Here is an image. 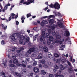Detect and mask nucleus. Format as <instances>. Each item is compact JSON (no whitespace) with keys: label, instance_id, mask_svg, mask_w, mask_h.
I'll use <instances>...</instances> for the list:
<instances>
[{"label":"nucleus","instance_id":"1","mask_svg":"<svg viewBox=\"0 0 77 77\" xmlns=\"http://www.w3.org/2000/svg\"><path fill=\"white\" fill-rule=\"evenodd\" d=\"M35 0H28V2H25L24 0H22L20 1V3H23V5H29L31 3H34V1Z\"/></svg>","mask_w":77,"mask_h":77},{"label":"nucleus","instance_id":"2","mask_svg":"<svg viewBox=\"0 0 77 77\" xmlns=\"http://www.w3.org/2000/svg\"><path fill=\"white\" fill-rule=\"evenodd\" d=\"M54 7L55 9L59 10L60 8V4L57 2H55L54 5Z\"/></svg>","mask_w":77,"mask_h":77},{"label":"nucleus","instance_id":"3","mask_svg":"<svg viewBox=\"0 0 77 77\" xmlns=\"http://www.w3.org/2000/svg\"><path fill=\"white\" fill-rule=\"evenodd\" d=\"M47 38H49L50 41H52L54 39V38L52 36H50V34L48 33H47L46 35Z\"/></svg>","mask_w":77,"mask_h":77},{"label":"nucleus","instance_id":"4","mask_svg":"<svg viewBox=\"0 0 77 77\" xmlns=\"http://www.w3.org/2000/svg\"><path fill=\"white\" fill-rule=\"evenodd\" d=\"M20 39L19 43L20 44H22L23 43V41L25 39V37L22 35H21L20 36Z\"/></svg>","mask_w":77,"mask_h":77},{"label":"nucleus","instance_id":"5","mask_svg":"<svg viewBox=\"0 0 77 77\" xmlns=\"http://www.w3.org/2000/svg\"><path fill=\"white\" fill-rule=\"evenodd\" d=\"M28 45L31 48H36V45L32 44L30 42L28 43Z\"/></svg>","mask_w":77,"mask_h":77},{"label":"nucleus","instance_id":"6","mask_svg":"<svg viewBox=\"0 0 77 77\" xmlns=\"http://www.w3.org/2000/svg\"><path fill=\"white\" fill-rule=\"evenodd\" d=\"M35 48H30L29 50L27 51V53H29V54H31L32 52H34L35 51Z\"/></svg>","mask_w":77,"mask_h":77},{"label":"nucleus","instance_id":"7","mask_svg":"<svg viewBox=\"0 0 77 77\" xmlns=\"http://www.w3.org/2000/svg\"><path fill=\"white\" fill-rule=\"evenodd\" d=\"M35 73H38V72H39V69L36 67H35L33 69Z\"/></svg>","mask_w":77,"mask_h":77},{"label":"nucleus","instance_id":"8","mask_svg":"<svg viewBox=\"0 0 77 77\" xmlns=\"http://www.w3.org/2000/svg\"><path fill=\"white\" fill-rule=\"evenodd\" d=\"M64 35H66V36H69L70 35V33H69V32L68 31H66L64 33Z\"/></svg>","mask_w":77,"mask_h":77},{"label":"nucleus","instance_id":"9","mask_svg":"<svg viewBox=\"0 0 77 77\" xmlns=\"http://www.w3.org/2000/svg\"><path fill=\"white\" fill-rule=\"evenodd\" d=\"M48 20L49 21V23H51L52 24L54 23V20L53 19H51L50 18H49L48 19Z\"/></svg>","mask_w":77,"mask_h":77},{"label":"nucleus","instance_id":"10","mask_svg":"<svg viewBox=\"0 0 77 77\" xmlns=\"http://www.w3.org/2000/svg\"><path fill=\"white\" fill-rule=\"evenodd\" d=\"M41 24V26H42V24H48V22L47 21V20H43Z\"/></svg>","mask_w":77,"mask_h":77},{"label":"nucleus","instance_id":"11","mask_svg":"<svg viewBox=\"0 0 77 77\" xmlns=\"http://www.w3.org/2000/svg\"><path fill=\"white\" fill-rule=\"evenodd\" d=\"M45 37L44 36H42L40 38V41L41 42H43L45 41Z\"/></svg>","mask_w":77,"mask_h":77},{"label":"nucleus","instance_id":"12","mask_svg":"<svg viewBox=\"0 0 77 77\" xmlns=\"http://www.w3.org/2000/svg\"><path fill=\"white\" fill-rule=\"evenodd\" d=\"M65 69V67L63 66L62 65V64H60V71H62V70H64Z\"/></svg>","mask_w":77,"mask_h":77},{"label":"nucleus","instance_id":"13","mask_svg":"<svg viewBox=\"0 0 77 77\" xmlns=\"http://www.w3.org/2000/svg\"><path fill=\"white\" fill-rule=\"evenodd\" d=\"M2 29H4V31H5V30H6V29H7V26H5L4 25H3V24H2Z\"/></svg>","mask_w":77,"mask_h":77},{"label":"nucleus","instance_id":"14","mask_svg":"<svg viewBox=\"0 0 77 77\" xmlns=\"http://www.w3.org/2000/svg\"><path fill=\"white\" fill-rule=\"evenodd\" d=\"M26 19V18L24 17V16H23L21 18V20H22L21 22L22 23H24V20Z\"/></svg>","mask_w":77,"mask_h":77},{"label":"nucleus","instance_id":"15","mask_svg":"<svg viewBox=\"0 0 77 77\" xmlns=\"http://www.w3.org/2000/svg\"><path fill=\"white\" fill-rule=\"evenodd\" d=\"M72 71H73V70L71 67H70L68 68V72L69 73H72Z\"/></svg>","mask_w":77,"mask_h":77},{"label":"nucleus","instance_id":"16","mask_svg":"<svg viewBox=\"0 0 77 77\" xmlns=\"http://www.w3.org/2000/svg\"><path fill=\"white\" fill-rule=\"evenodd\" d=\"M56 39H59L60 38H61V36L60 35H59V34H57L56 35Z\"/></svg>","mask_w":77,"mask_h":77},{"label":"nucleus","instance_id":"17","mask_svg":"<svg viewBox=\"0 0 77 77\" xmlns=\"http://www.w3.org/2000/svg\"><path fill=\"white\" fill-rule=\"evenodd\" d=\"M13 63H18V60L17 59H14L13 60Z\"/></svg>","mask_w":77,"mask_h":77},{"label":"nucleus","instance_id":"18","mask_svg":"<svg viewBox=\"0 0 77 77\" xmlns=\"http://www.w3.org/2000/svg\"><path fill=\"white\" fill-rule=\"evenodd\" d=\"M38 36H39V35L37 34L35 35V36H34L33 39H34V41L36 40V39H37V38H38Z\"/></svg>","mask_w":77,"mask_h":77},{"label":"nucleus","instance_id":"19","mask_svg":"<svg viewBox=\"0 0 77 77\" xmlns=\"http://www.w3.org/2000/svg\"><path fill=\"white\" fill-rule=\"evenodd\" d=\"M11 39L13 41H15V36L13 35H11Z\"/></svg>","mask_w":77,"mask_h":77},{"label":"nucleus","instance_id":"20","mask_svg":"<svg viewBox=\"0 0 77 77\" xmlns=\"http://www.w3.org/2000/svg\"><path fill=\"white\" fill-rule=\"evenodd\" d=\"M24 50V48H21L20 49V50H17V53H20V52L22 51V50Z\"/></svg>","mask_w":77,"mask_h":77},{"label":"nucleus","instance_id":"21","mask_svg":"<svg viewBox=\"0 0 77 77\" xmlns=\"http://www.w3.org/2000/svg\"><path fill=\"white\" fill-rule=\"evenodd\" d=\"M56 16H57V15L58 16V17H60V16L61 15V14L60 13L58 12H56L55 13Z\"/></svg>","mask_w":77,"mask_h":77},{"label":"nucleus","instance_id":"22","mask_svg":"<svg viewBox=\"0 0 77 77\" xmlns=\"http://www.w3.org/2000/svg\"><path fill=\"white\" fill-rule=\"evenodd\" d=\"M65 40H64V39L63 38H61L60 39V44H62V42H63Z\"/></svg>","mask_w":77,"mask_h":77},{"label":"nucleus","instance_id":"23","mask_svg":"<svg viewBox=\"0 0 77 77\" xmlns=\"http://www.w3.org/2000/svg\"><path fill=\"white\" fill-rule=\"evenodd\" d=\"M0 74H1V75H4V76H5L6 75L5 74V73L4 72H3V71H2L1 72H0Z\"/></svg>","mask_w":77,"mask_h":77},{"label":"nucleus","instance_id":"24","mask_svg":"<svg viewBox=\"0 0 77 77\" xmlns=\"http://www.w3.org/2000/svg\"><path fill=\"white\" fill-rule=\"evenodd\" d=\"M38 58L39 59H41L42 57V54H40L38 55Z\"/></svg>","mask_w":77,"mask_h":77},{"label":"nucleus","instance_id":"25","mask_svg":"<svg viewBox=\"0 0 77 77\" xmlns=\"http://www.w3.org/2000/svg\"><path fill=\"white\" fill-rule=\"evenodd\" d=\"M54 56L55 57H59V54L56 53H55L54 54Z\"/></svg>","mask_w":77,"mask_h":77},{"label":"nucleus","instance_id":"26","mask_svg":"<svg viewBox=\"0 0 77 77\" xmlns=\"http://www.w3.org/2000/svg\"><path fill=\"white\" fill-rule=\"evenodd\" d=\"M48 5L51 8H54V5H53L52 3H51L50 5Z\"/></svg>","mask_w":77,"mask_h":77},{"label":"nucleus","instance_id":"27","mask_svg":"<svg viewBox=\"0 0 77 77\" xmlns=\"http://www.w3.org/2000/svg\"><path fill=\"white\" fill-rule=\"evenodd\" d=\"M41 73H42V74H43V75H45V74H46V72L44 70H42L41 71Z\"/></svg>","mask_w":77,"mask_h":77},{"label":"nucleus","instance_id":"28","mask_svg":"<svg viewBox=\"0 0 77 77\" xmlns=\"http://www.w3.org/2000/svg\"><path fill=\"white\" fill-rule=\"evenodd\" d=\"M55 42L57 44H60V42L58 40L55 39Z\"/></svg>","mask_w":77,"mask_h":77},{"label":"nucleus","instance_id":"29","mask_svg":"<svg viewBox=\"0 0 77 77\" xmlns=\"http://www.w3.org/2000/svg\"><path fill=\"white\" fill-rule=\"evenodd\" d=\"M55 77H64V76L63 75H56L55 76Z\"/></svg>","mask_w":77,"mask_h":77},{"label":"nucleus","instance_id":"30","mask_svg":"<svg viewBox=\"0 0 77 77\" xmlns=\"http://www.w3.org/2000/svg\"><path fill=\"white\" fill-rule=\"evenodd\" d=\"M30 60V58H27L26 59V61L27 62H29Z\"/></svg>","mask_w":77,"mask_h":77},{"label":"nucleus","instance_id":"31","mask_svg":"<svg viewBox=\"0 0 77 77\" xmlns=\"http://www.w3.org/2000/svg\"><path fill=\"white\" fill-rule=\"evenodd\" d=\"M45 60H42L40 61V62L42 63H43V64L45 63Z\"/></svg>","mask_w":77,"mask_h":77},{"label":"nucleus","instance_id":"32","mask_svg":"<svg viewBox=\"0 0 77 77\" xmlns=\"http://www.w3.org/2000/svg\"><path fill=\"white\" fill-rule=\"evenodd\" d=\"M15 74L16 75H17V76H18V77H21V74H20V73H18L17 72H16Z\"/></svg>","mask_w":77,"mask_h":77},{"label":"nucleus","instance_id":"33","mask_svg":"<svg viewBox=\"0 0 77 77\" xmlns=\"http://www.w3.org/2000/svg\"><path fill=\"white\" fill-rule=\"evenodd\" d=\"M42 35V36H45V31H43Z\"/></svg>","mask_w":77,"mask_h":77},{"label":"nucleus","instance_id":"34","mask_svg":"<svg viewBox=\"0 0 77 77\" xmlns=\"http://www.w3.org/2000/svg\"><path fill=\"white\" fill-rule=\"evenodd\" d=\"M26 17L27 18H29V17H31V14H30V13L27 14L26 15Z\"/></svg>","mask_w":77,"mask_h":77},{"label":"nucleus","instance_id":"35","mask_svg":"<svg viewBox=\"0 0 77 77\" xmlns=\"http://www.w3.org/2000/svg\"><path fill=\"white\" fill-rule=\"evenodd\" d=\"M37 65V62L36 61H34L33 63V65L34 66H36Z\"/></svg>","mask_w":77,"mask_h":77},{"label":"nucleus","instance_id":"36","mask_svg":"<svg viewBox=\"0 0 77 77\" xmlns=\"http://www.w3.org/2000/svg\"><path fill=\"white\" fill-rule=\"evenodd\" d=\"M67 63L69 66H72V65H71V63L69 61H67Z\"/></svg>","mask_w":77,"mask_h":77},{"label":"nucleus","instance_id":"37","mask_svg":"<svg viewBox=\"0 0 77 77\" xmlns=\"http://www.w3.org/2000/svg\"><path fill=\"white\" fill-rule=\"evenodd\" d=\"M60 59H57V60L56 61V63H60Z\"/></svg>","mask_w":77,"mask_h":77},{"label":"nucleus","instance_id":"38","mask_svg":"<svg viewBox=\"0 0 77 77\" xmlns=\"http://www.w3.org/2000/svg\"><path fill=\"white\" fill-rule=\"evenodd\" d=\"M15 34L17 36H20L21 35V33H20V32H17Z\"/></svg>","mask_w":77,"mask_h":77},{"label":"nucleus","instance_id":"39","mask_svg":"<svg viewBox=\"0 0 77 77\" xmlns=\"http://www.w3.org/2000/svg\"><path fill=\"white\" fill-rule=\"evenodd\" d=\"M43 49L44 51L45 52H48V48H43Z\"/></svg>","mask_w":77,"mask_h":77},{"label":"nucleus","instance_id":"40","mask_svg":"<svg viewBox=\"0 0 77 77\" xmlns=\"http://www.w3.org/2000/svg\"><path fill=\"white\" fill-rule=\"evenodd\" d=\"M62 62L63 63H65V62H66V60L64 59H62L61 60Z\"/></svg>","mask_w":77,"mask_h":77},{"label":"nucleus","instance_id":"41","mask_svg":"<svg viewBox=\"0 0 77 77\" xmlns=\"http://www.w3.org/2000/svg\"><path fill=\"white\" fill-rule=\"evenodd\" d=\"M55 69H59V66H57V65H55Z\"/></svg>","mask_w":77,"mask_h":77},{"label":"nucleus","instance_id":"42","mask_svg":"<svg viewBox=\"0 0 77 77\" xmlns=\"http://www.w3.org/2000/svg\"><path fill=\"white\" fill-rule=\"evenodd\" d=\"M29 39H30V38H29V37H26V41L27 42H29Z\"/></svg>","mask_w":77,"mask_h":77},{"label":"nucleus","instance_id":"43","mask_svg":"<svg viewBox=\"0 0 77 77\" xmlns=\"http://www.w3.org/2000/svg\"><path fill=\"white\" fill-rule=\"evenodd\" d=\"M69 38H66L65 40L64 41L65 42H68V40H69Z\"/></svg>","mask_w":77,"mask_h":77},{"label":"nucleus","instance_id":"44","mask_svg":"<svg viewBox=\"0 0 77 77\" xmlns=\"http://www.w3.org/2000/svg\"><path fill=\"white\" fill-rule=\"evenodd\" d=\"M54 32H53L52 33V35H53V36H55L56 35H56V32H54Z\"/></svg>","mask_w":77,"mask_h":77},{"label":"nucleus","instance_id":"45","mask_svg":"<svg viewBox=\"0 0 77 77\" xmlns=\"http://www.w3.org/2000/svg\"><path fill=\"white\" fill-rule=\"evenodd\" d=\"M48 56H49V58H50V56H52L53 55L51 54V53L50 52H48Z\"/></svg>","mask_w":77,"mask_h":77},{"label":"nucleus","instance_id":"46","mask_svg":"<svg viewBox=\"0 0 77 77\" xmlns=\"http://www.w3.org/2000/svg\"><path fill=\"white\" fill-rule=\"evenodd\" d=\"M58 25L59 27L60 28H62V26H63V25L61 23L59 24Z\"/></svg>","mask_w":77,"mask_h":77},{"label":"nucleus","instance_id":"47","mask_svg":"<svg viewBox=\"0 0 77 77\" xmlns=\"http://www.w3.org/2000/svg\"><path fill=\"white\" fill-rule=\"evenodd\" d=\"M48 32L49 33H48L50 35V33H51V29H49L48 30Z\"/></svg>","mask_w":77,"mask_h":77},{"label":"nucleus","instance_id":"48","mask_svg":"<svg viewBox=\"0 0 77 77\" xmlns=\"http://www.w3.org/2000/svg\"><path fill=\"white\" fill-rule=\"evenodd\" d=\"M43 66L44 67V68H47V67H48V66H47V65L46 64H44L43 65Z\"/></svg>","mask_w":77,"mask_h":77},{"label":"nucleus","instance_id":"49","mask_svg":"<svg viewBox=\"0 0 77 77\" xmlns=\"http://www.w3.org/2000/svg\"><path fill=\"white\" fill-rule=\"evenodd\" d=\"M10 67H14V66H15V65H14V64H11L10 65Z\"/></svg>","mask_w":77,"mask_h":77},{"label":"nucleus","instance_id":"50","mask_svg":"<svg viewBox=\"0 0 77 77\" xmlns=\"http://www.w3.org/2000/svg\"><path fill=\"white\" fill-rule=\"evenodd\" d=\"M49 77H54V75L53 74H50L49 75Z\"/></svg>","mask_w":77,"mask_h":77},{"label":"nucleus","instance_id":"51","mask_svg":"<svg viewBox=\"0 0 77 77\" xmlns=\"http://www.w3.org/2000/svg\"><path fill=\"white\" fill-rule=\"evenodd\" d=\"M33 30L34 31H36L37 30V27H35L33 28Z\"/></svg>","mask_w":77,"mask_h":77},{"label":"nucleus","instance_id":"52","mask_svg":"<svg viewBox=\"0 0 77 77\" xmlns=\"http://www.w3.org/2000/svg\"><path fill=\"white\" fill-rule=\"evenodd\" d=\"M16 49L17 48H12L11 51L12 52H14V51H15V50H16Z\"/></svg>","mask_w":77,"mask_h":77},{"label":"nucleus","instance_id":"53","mask_svg":"<svg viewBox=\"0 0 77 77\" xmlns=\"http://www.w3.org/2000/svg\"><path fill=\"white\" fill-rule=\"evenodd\" d=\"M12 20V17H11V16H10L9 18V20H7V21L8 22V21H10V20Z\"/></svg>","mask_w":77,"mask_h":77},{"label":"nucleus","instance_id":"54","mask_svg":"<svg viewBox=\"0 0 77 77\" xmlns=\"http://www.w3.org/2000/svg\"><path fill=\"white\" fill-rule=\"evenodd\" d=\"M54 15H51L50 16H49V18H54Z\"/></svg>","mask_w":77,"mask_h":77},{"label":"nucleus","instance_id":"55","mask_svg":"<svg viewBox=\"0 0 77 77\" xmlns=\"http://www.w3.org/2000/svg\"><path fill=\"white\" fill-rule=\"evenodd\" d=\"M22 63H23V64H25V65H26V63H27V62H26V61H23Z\"/></svg>","mask_w":77,"mask_h":77},{"label":"nucleus","instance_id":"56","mask_svg":"<svg viewBox=\"0 0 77 77\" xmlns=\"http://www.w3.org/2000/svg\"><path fill=\"white\" fill-rule=\"evenodd\" d=\"M4 8L5 10H6L8 9V6L7 5H5Z\"/></svg>","mask_w":77,"mask_h":77},{"label":"nucleus","instance_id":"57","mask_svg":"<svg viewBox=\"0 0 77 77\" xmlns=\"http://www.w3.org/2000/svg\"><path fill=\"white\" fill-rule=\"evenodd\" d=\"M27 67L28 68H29V69H30V68L32 67V66L31 65H29Z\"/></svg>","mask_w":77,"mask_h":77},{"label":"nucleus","instance_id":"58","mask_svg":"<svg viewBox=\"0 0 77 77\" xmlns=\"http://www.w3.org/2000/svg\"><path fill=\"white\" fill-rule=\"evenodd\" d=\"M51 41H48L47 42V44L48 45H50V44H51V42H50Z\"/></svg>","mask_w":77,"mask_h":77},{"label":"nucleus","instance_id":"59","mask_svg":"<svg viewBox=\"0 0 77 77\" xmlns=\"http://www.w3.org/2000/svg\"><path fill=\"white\" fill-rule=\"evenodd\" d=\"M6 64L4 63H2L1 64V65L2 66H5Z\"/></svg>","mask_w":77,"mask_h":77},{"label":"nucleus","instance_id":"60","mask_svg":"<svg viewBox=\"0 0 77 77\" xmlns=\"http://www.w3.org/2000/svg\"><path fill=\"white\" fill-rule=\"evenodd\" d=\"M1 44L2 45H3L4 44H5V41L4 40H2V42Z\"/></svg>","mask_w":77,"mask_h":77},{"label":"nucleus","instance_id":"61","mask_svg":"<svg viewBox=\"0 0 77 77\" xmlns=\"http://www.w3.org/2000/svg\"><path fill=\"white\" fill-rule=\"evenodd\" d=\"M18 14H17V15H16L15 17V19H17V18H18Z\"/></svg>","mask_w":77,"mask_h":77},{"label":"nucleus","instance_id":"62","mask_svg":"<svg viewBox=\"0 0 77 77\" xmlns=\"http://www.w3.org/2000/svg\"><path fill=\"white\" fill-rule=\"evenodd\" d=\"M55 26H51V29H55Z\"/></svg>","mask_w":77,"mask_h":77},{"label":"nucleus","instance_id":"63","mask_svg":"<svg viewBox=\"0 0 77 77\" xmlns=\"http://www.w3.org/2000/svg\"><path fill=\"white\" fill-rule=\"evenodd\" d=\"M20 65H21L20 64H19V63L17 64V66H21Z\"/></svg>","mask_w":77,"mask_h":77},{"label":"nucleus","instance_id":"64","mask_svg":"<svg viewBox=\"0 0 77 77\" xmlns=\"http://www.w3.org/2000/svg\"><path fill=\"white\" fill-rule=\"evenodd\" d=\"M25 65L26 64H24L22 63V65L23 67H26V66Z\"/></svg>","mask_w":77,"mask_h":77}]
</instances>
